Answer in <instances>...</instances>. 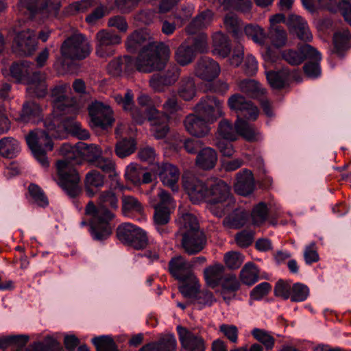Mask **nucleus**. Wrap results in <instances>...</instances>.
Returning a JSON list of instances; mask_svg holds the SVG:
<instances>
[{
  "instance_id": "obj_1",
  "label": "nucleus",
  "mask_w": 351,
  "mask_h": 351,
  "mask_svg": "<svg viewBox=\"0 0 351 351\" xmlns=\"http://www.w3.org/2000/svg\"><path fill=\"white\" fill-rule=\"evenodd\" d=\"M130 53H138L136 58L125 55L111 60L108 65V73L112 76L123 74L130 75L136 71L152 73L164 66L167 47L163 43L150 40L149 34L143 30H136L129 36L125 43Z\"/></svg>"
},
{
  "instance_id": "obj_2",
  "label": "nucleus",
  "mask_w": 351,
  "mask_h": 351,
  "mask_svg": "<svg viewBox=\"0 0 351 351\" xmlns=\"http://www.w3.org/2000/svg\"><path fill=\"white\" fill-rule=\"evenodd\" d=\"M70 150H66L71 155L67 156L71 162L65 160H58L56 163L58 184L71 198L76 197L81 190L79 186L80 175L73 164H80L87 161L90 164L101 169L105 173L109 174V178L114 180L117 176L115 164L108 158L101 156L100 147L94 144H87L79 141Z\"/></svg>"
},
{
  "instance_id": "obj_3",
  "label": "nucleus",
  "mask_w": 351,
  "mask_h": 351,
  "mask_svg": "<svg viewBox=\"0 0 351 351\" xmlns=\"http://www.w3.org/2000/svg\"><path fill=\"white\" fill-rule=\"evenodd\" d=\"M76 112L60 116H48L44 122L45 129H37L30 132L25 137L29 148L34 158L44 167L49 165L47 157V151L53 149L52 138H65L69 135L80 140H86L90 137L89 132L82 128L81 124L75 119Z\"/></svg>"
},
{
  "instance_id": "obj_4",
  "label": "nucleus",
  "mask_w": 351,
  "mask_h": 351,
  "mask_svg": "<svg viewBox=\"0 0 351 351\" xmlns=\"http://www.w3.org/2000/svg\"><path fill=\"white\" fill-rule=\"evenodd\" d=\"M184 187L194 204L206 200L215 206L223 215L233 209L235 200L230 193V188L221 179L214 178L204 181L193 178L186 181Z\"/></svg>"
},
{
  "instance_id": "obj_5",
  "label": "nucleus",
  "mask_w": 351,
  "mask_h": 351,
  "mask_svg": "<svg viewBox=\"0 0 351 351\" xmlns=\"http://www.w3.org/2000/svg\"><path fill=\"white\" fill-rule=\"evenodd\" d=\"M221 104V101L213 95L202 97L195 106L196 114H189L184 119L186 131L195 137H204L208 134L209 124L222 115Z\"/></svg>"
},
{
  "instance_id": "obj_6",
  "label": "nucleus",
  "mask_w": 351,
  "mask_h": 351,
  "mask_svg": "<svg viewBox=\"0 0 351 351\" xmlns=\"http://www.w3.org/2000/svg\"><path fill=\"white\" fill-rule=\"evenodd\" d=\"M115 99L124 111L130 114L133 121L136 124L142 125L145 121L150 122L156 138L161 139L167 136L169 132L167 115L160 113L155 107L138 109L134 104V95L130 90H127L124 96H117Z\"/></svg>"
},
{
  "instance_id": "obj_7",
  "label": "nucleus",
  "mask_w": 351,
  "mask_h": 351,
  "mask_svg": "<svg viewBox=\"0 0 351 351\" xmlns=\"http://www.w3.org/2000/svg\"><path fill=\"white\" fill-rule=\"evenodd\" d=\"M228 106L237 115L235 130L247 141L258 140V131L247 121H254L259 114L257 106L249 99L240 93L232 95L228 100Z\"/></svg>"
},
{
  "instance_id": "obj_8",
  "label": "nucleus",
  "mask_w": 351,
  "mask_h": 351,
  "mask_svg": "<svg viewBox=\"0 0 351 351\" xmlns=\"http://www.w3.org/2000/svg\"><path fill=\"white\" fill-rule=\"evenodd\" d=\"M180 221L184 229L181 245L184 252L194 255L202 252L206 245L207 239L204 231L200 230L195 216L189 213H182Z\"/></svg>"
},
{
  "instance_id": "obj_9",
  "label": "nucleus",
  "mask_w": 351,
  "mask_h": 351,
  "mask_svg": "<svg viewBox=\"0 0 351 351\" xmlns=\"http://www.w3.org/2000/svg\"><path fill=\"white\" fill-rule=\"evenodd\" d=\"M60 52L61 58L58 62L62 69L71 71L74 60H84L89 56L90 47L83 34H73L62 43Z\"/></svg>"
},
{
  "instance_id": "obj_10",
  "label": "nucleus",
  "mask_w": 351,
  "mask_h": 351,
  "mask_svg": "<svg viewBox=\"0 0 351 351\" xmlns=\"http://www.w3.org/2000/svg\"><path fill=\"white\" fill-rule=\"evenodd\" d=\"M85 213L91 216L89 223L93 239L97 241L106 240L112 233L110 221L114 214L109 209H104L99 205L96 206L92 201L87 204Z\"/></svg>"
},
{
  "instance_id": "obj_11",
  "label": "nucleus",
  "mask_w": 351,
  "mask_h": 351,
  "mask_svg": "<svg viewBox=\"0 0 351 351\" xmlns=\"http://www.w3.org/2000/svg\"><path fill=\"white\" fill-rule=\"evenodd\" d=\"M10 76L18 83L28 86L27 90L32 89L35 96L44 97L46 90L43 85L40 71L34 69V64L27 60L15 61L10 67Z\"/></svg>"
},
{
  "instance_id": "obj_12",
  "label": "nucleus",
  "mask_w": 351,
  "mask_h": 351,
  "mask_svg": "<svg viewBox=\"0 0 351 351\" xmlns=\"http://www.w3.org/2000/svg\"><path fill=\"white\" fill-rule=\"evenodd\" d=\"M19 5L25 19L31 21L38 16L42 18L56 16L60 8L58 0H19Z\"/></svg>"
},
{
  "instance_id": "obj_13",
  "label": "nucleus",
  "mask_w": 351,
  "mask_h": 351,
  "mask_svg": "<svg viewBox=\"0 0 351 351\" xmlns=\"http://www.w3.org/2000/svg\"><path fill=\"white\" fill-rule=\"evenodd\" d=\"M18 23L19 25L16 24L12 27L14 34L12 49L19 56H31L37 48L36 33L29 28L21 27V20H19Z\"/></svg>"
},
{
  "instance_id": "obj_14",
  "label": "nucleus",
  "mask_w": 351,
  "mask_h": 351,
  "mask_svg": "<svg viewBox=\"0 0 351 351\" xmlns=\"http://www.w3.org/2000/svg\"><path fill=\"white\" fill-rule=\"evenodd\" d=\"M269 22L270 27H276L278 23L286 22L290 33L301 41H310L313 39L306 21L300 16L290 14L287 19L284 14L278 13L273 15Z\"/></svg>"
},
{
  "instance_id": "obj_15",
  "label": "nucleus",
  "mask_w": 351,
  "mask_h": 351,
  "mask_svg": "<svg viewBox=\"0 0 351 351\" xmlns=\"http://www.w3.org/2000/svg\"><path fill=\"white\" fill-rule=\"evenodd\" d=\"M208 51L207 36L201 34L195 36L191 45L186 42L182 43L176 49L175 58L181 66L191 63L197 53H206Z\"/></svg>"
},
{
  "instance_id": "obj_16",
  "label": "nucleus",
  "mask_w": 351,
  "mask_h": 351,
  "mask_svg": "<svg viewBox=\"0 0 351 351\" xmlns=\"http://www.w3.org/2000/svg\"><path fill=\"white\" fill-rule=\"evenodd\" d=\"M67 86L62 84L55 86L51 91V96L56 110L49 116H60L78 110L76 101L66 95Z\"/></svg>"
},
{
  "instance_id": "obj_17",
  "label": "nucleus",
  "mask_w": 351,
  "mask_h": 351,
  "mask_svg": "<svg viewBox=\"0 0 351 351\" xmlns=\"http://www.w3.org/2000/svg\"><path fill=\"white\" fill-rule=\"evenodd\" d=\"M312 39L309 41L311 42ZM304 44H299L298 50L289 49L285 51L282 56L285 60L291 65H298L305 60L308 61L321 60L322 55L315 48L307 44L308 41H303Z\"/></svg>"
},
{
  "instance_id": "obj_18",
  "label": "nucleus",
  "mask_w": 351,
  "mask_h": 351,
  "mask_svg": "<svg viewBox=\"0 0 351 351\" xmlns=\"http://www.w3.org/2000/svg\"><path fill=\"white\" fill-rule=\"evenodd\" d=\"M271 40L272 45L276 49L268 47L262 53L264 60L267 62L274 63L280 58L279 49L283 47L287 42V33L285 30L279 27H270L266 33V39Z\"/></svg>"
},
{
  "instance_id": "obj_19",
  "label": "nucleus",
  "mask_w": 351,
  "mask_h": 351,
  "mask_svg": "<svg viewBox=\"0 0 351 351\" xmlns=\"http://www.w3.org/2000/svg\"><path fill=\"white\" fill-rule=\"evenodd\" d=\"M96 53L101 58L113 56L115 47L121 43V36L116 32L101 29L96 34Z\"/></svg>"
},
{
  "instance_id": "obj_20",
  "label": "nucleus",
  "mask_w": 351,
  "mask_h": 351,
  "mask_svg": "<svg viewBox=\"0 0 351 351\" xmlns=\"http://www.w3.org/2000/svg\"><path fill=\"white\" fill-rule=\"evenodd\" d=\"M88 113L93 124L102 129L112 125L114 121L110 106L100 101L92 103L88 107Z\"/></svg>"
},
{
  "instance_id": "obj_21",
  "label": "nucleus",
  "mask_w": 351,
  "mask_h": 351,
  "mask_svg": "<svg viewBox=\"0 0 351 351\" xmlns=\"http://www.w3.org/2000/svg\"><path fill=\"white\" fill-rule=\"evenodd\" d=\"M266 78L271 87L275 89L283 88L289 84L291 80H294L298 82L302 80L298 72L295 69L291 70L287 67L267 71Z\"/></svg>"
},
{
  "instance_id": "obj_22",
  "label": "nucleus",
  "mask_w": 351,
  "mask_h": 351,
  "mask_svg": "<svg viewBox=\"0 0 351 351\" xmlns=\"http://www.w3.org/2000/svg\"><path fill=\"white\" fill-rule=\"evenodd\" d=\"M168 271L178 281H191L194 278L189 262L181 255L175 256L170 259Z\"/></svg>"
},
{
  "instance_id": "obj_23",
  "label": "nucleus",
  "mask_w": 351,
  "mask_h": 351,
  "mask_svg": "<svg viewBox=\"0 0 351 351\" xmlns=\"http://www.w3.org/2000/svg\"><path fill=\"white\" fill-rule=\"evenodd\" d=\"M166 47H168L167 46ZM169 53V49L167 48L164 66L160 69H156L153 71H159L158 73L154 74L150 80V84L154 88L160 89L162 88L161 86H170L174 84L178 79L179 71L178 69L172 67L167 70H163L168 61Z\"/></svg>"
},
{
  "instance_id": "obj_24",
  "label": "nucleus",
  "mask_w": 351,
  "mask_h": 351,
  "mask_svg": "<svg viewBox=\"0 0 351 351\" xmlns=\"http://www.w3.org/2000/svg\"><path fill=\"white\" fill-rule=\"evenodd\" d=\"M176 330L180 343L186 351L205 350V343L203 338L195 335L182 326H178Z\"/></svg>"
},
{
  "instance_id": "obj_25",
  "label": "nucleus",
  "mask_w": 351,
  "mask_h": 351,
  "mask_svg": "<svg viewBox=\"0 0 351 351\" xmlns=\"http://www.w3.org/2000/svg\"><path fill=\"white\" fill-rule=\"evenodd\" d=\"M47 118L43 119L42 108L39 104L34 101H25L15 119L19 123L36 124L40 121L44 123Z\"/></svg>"
},
{
  "instance_id": "obj_26",
  "label": "nucleus",
  "mask_w": 351,
  "mask_h": 351,
  "mask_svg": "<svg viewBox=\"0 0 351 351\" xmlns=\"http://www.w3.org/2000/svg\"><path fill=\"white\" fill-rule=\"evenodd\" d=\"M220 73L219 64L208 57H202L195 67L196 75L208 82H212Z\"/></svg>"
},
{
  "instance_id": "obj_27",
  "label": "nucleus",
  "mask_w": 351,
  "mask_h": 351,
  "mask_svg": "<svg viewBox=\"0 0 351 351\" xmlns=\"http://www.w3.org/2000/svg\"><path fill=\"white\" fill-rule=\"evenodd\" d=\"M158 174L165 186L169 187L174 192L178 191L180 171L177 166L169 162H162L158 166Z\"/></svg>"
},
{
  "instance_id": "obj_28",
  "label": "nucleus",
  "mask_w": 351,
  "mask_h": 351,
  "mask_svg": "<svg viewBox=\"0 0 351 351\" xmlns=\"http://www.w3.org/2000/svg\"><path fill=\"white\" fill-rule=\"evenodd\" d=\"M254 189L255 179L250 170L244 169L237 173L234 190L237 194L247 196L252 194Z\"/></svg>"
},
{
  "instance_id": "obj_29",
  "label": "nucleus",
  "mask_w": 351,
  "mask_h": 351,
  "mask_svg": "<svg viewBox=\"0 0 351 351\" xmlns=\"http://www.w3.org/2000/svg\"><path fill=\"white\" fill-rule=\"evenodd\" d=\"M193 8L191 5L184 6L178 12L173 14V21L170 22L165 20L162 24V32L166 35L173 33L176 26L180 27L188 21L192 16Z\"/></svg>"
},
{
  "instance_id": "obj_30",
  "label": "nucleus",
  "mask_w": 351,
  "mask_h": 351,
  "mask_svg": "<svg viewBox=\"0 0 351 351\" xmlns=\"http://www.w3.org/2000/svg\"><path fill=\"white\" fill-rule=\"evenodd\" d=\"M320 8L332 13H340L345 20L351 16V3L349 1L318 0Z\"/></svg>"
},
{
  "instance_id": "obj_31",
  "label": "nucleus",
  "mask_w": 351,
  "mask_h": 351,
  "mask_svg": "<svg viewBox=\"0 0 351 351\" xmlns=\"http://www.w3.org/2000/svg\"><path fill=\"white\" fill-rule=\"evenodd\" d=\"M217 159L218 156L215 149L205 147L198 152L195 164L200 169L210 170L215 167Z\"/></svg>"
},
{
  "instance_id": "obj_32",
  "label": "nucleus",
  "mask_w": 351,
  "mask_h": 351,
  "mask_svg": "<svg viewBox=\"0 0 351 351\" xmlns=\"http://www.w3.org/2000/svg\"><path fill=\"white\" fill-rule=\"evenodd\" d=\"M21 151L20 143L16 138L5 136L0 139V156L3 158H15L19 156Z\"/></svg>"
},
{
  "instance_id": "obj_33",
  "label": "nucleus",
  "mask_w": 351,
  "mask_h": 351,
  "mask_svg": "<svg viewBox=\"0 0 351 351\" xmlns=\"http://www.w3.org/2000/svg\"><path fill=\"white\" fill-rule=\"evenodd\" d=\"M213 53L222 58L227 57L231 52L230 40L226 34L216 32L213 36Z\"/></svg>"
},
{
  "instance_id": "obj_34",
  "label": "nucleus",
  "mask_w": 351,
  "mask_h": 351,
  "mask_svg": "<svg viewBox=\"0 0 351 351\" xmlns=\"http://www.w3.org/2000/svg\"><path fill=\"white\" fill-rule=\"evenodd\" d=\"M104 184V176L97 170L89 171L86 176L85 180V191L86 195L92 197H93L103 186Z\"/></svg>"
},
{
  "instance_id": "obj_35",
  "label": "nucleus",
  "mask_w": 351,
  "mask_h": 351,
  "mask_svg": "<svg viewBox=\"0 0 351 351\" xmlns=\"http://www.w3.org/2000/svg\"><path fill=\"white\" fill-rule=\"evenodd\" d=\"M176 340L173 335L160 338L158 341L144 345L139 351H173Z\"/></svg>"
},
{
  "instance_id": "obj_36",
  "label": "nucleus",
  "mask_w": 351,
  "mask_h": 351,
  "mask_svg": "<svg viewBox=\"0 0 351 351\" xmlns=\"http://www.w3.org/2000/svg\"><path fill=\"white\" fill-rule=\"evenodd\" d=\"M335 52L340 57L351 47V34L348 29L336 32L333 36Z\"/></svg>"
},
{
  "instance_id": "obj_37",
  "label": "nucleus",
  "mask_w": 351,
  "mask_h": 351,
  "mask_svg": "<svg viewBox=\"0 0 351 351\" xmlns=\"http://www.w3.org/2000/svg\"><path fill=\"white\" fill-rule=\"evenodd\" d=\"M223 272L224 267L220 263L210 265L205 268L204 276L206 284L213 288L219 285Z\"/></svg>"
},
{
  "instance_id": "obj_38",
  "label": "nucleus",
  "mask_w": 351,
  "mask_h": 351,
  "mask_svg": "<svg viewBox=\"0 0 351 351\" xmlns=\"http://www.w3.org/2000/svg\"><path fill=\"white\" fill-rule=\"evenodd\" d=\"M270 215V210L265 202H260L255 204L250 213L252 223L258 226L265 223Z\"/></svg>"
},
{
  "instance_id": "obj_39",
  "label": "nucleus",
  "mask_w": 351,
  "mask_h": 351,
  "mask_svg": "<svg viewBox=\"0 0 351 351\" xmlns=\"http://www.w3.org/2000/svg\"><path fill=\"white\" fill-rule=\"evenodd\" d=\"M197 93L196 85L193 77H186L179 82L178 94L180 98L185 101L193 99Z\"/></svg>"
},
{
  "instance_id": "obj_40",
  "label": "nucleus",
  "mask_w": 351,
  "mask_h": 351,
  "mask_svg": "<svg viewBox=\"0 0 351 351\" xmlns=\"http://www.w3.org/2000/svg\"><path fill=\"white\" fill-rule=\"evenodd\" d=\"M239 277L242 283L252 286L259 280L258 269L254 263L247 262L242 268Z\"/></svg>"
},
{
  "instance_id": "obj_41",
  "label": "nucleus",
  "mask_w": 351,
  "mask_h": 351,
  "mask_svg": "<svg viewBox=\"0 0 351 351\" xmlns=\"http://www.w3.org/2000/svg\"><path fill=\"white\" fill-rule=\"evenodd\" d=\"M136 149V142L133 138H124L117 142L114 152L116 155L124 158L132 154Z\"/></svg>"
},
{
  "instance_id": "obj_42",
  "label": "nucleus",
  "mask_w": 351,
  "mask_h": 351,
  "mask_svg": "<svg viewBox=\"0 0 351 351\" xmlns=\"http://www.w3.org/2000/svg\"><path fill=\"white\" fill-rule=\"evenodd\" d=\"M244 34L255 43L264 45L266 40V32L258 25L247 24L243 29Z\"/></svg>"
},
{
  "instance_id": "obj_43",
  "label": "nucleus",
  "mask_w": 351,
  "mask_h": 351,
  "mask_svg": "<svg viewBox=\"0 0 351 351\" xmlns=\"http://www.w3.org/2000/svg\"><path fill=\"white\" fill-rule=\"evenodd\" d=\"M97 351H119L113 339L108 335H101L92 339Z\"/></svg>"
},
{
  "instance_id": "obj_44",
  "label": "nucleus",
  "mask_w": 351,
  "mask_h": 351,
  "mask_svg": "<svg viewBox=\"0 0 351 351\" xmlns=\"http://www.w3.org/2000/svg\"><path fill=\"white\" fill-rule=\"evenodd\" d=\"M200 137H182L180 140V147L184 148V149L189 154H198V152L204 148V143Z\"/></svg>"
},
{
  "instance_id": "obj_45",
  "label": "nucleus",
  "mask_w": 351,
  "mask_h": 351,
  "mask_svg": "<svg viewBox=\"0 0 351 351\" xmlns=\"http://www.w3.org/2000/svg\"><path fill=\"white\" fill-rule=\"evenodd\" d=\"M241 89L251 98H258L264 94L260 84L254 80H244L241 82Z\"/></svg>"
},
{
  "instance_id": "obj_46",
  "label": "nucleus",
  "mask_w": 351,
  "mask_h": 351,
  "mask_svg": "<svg viewBox=\"0 0 351 351\" xmlns=\"http://www.w3.org/2000/svg\"><path fill=\"white\" fill-rule=\"evenodd\" d=\"M218 134L223 141H234L237 140V132L235 130V125L226 120L220 121L218 127Z\"/></svg>"
},
{
  "instance_id": "obj_47",
  "label": "nucleus",
  "mask_w": 351,
  "mask_h": 351,
  "mask_svg": "<svg viewBox=\"0 0 351 351\" xmlns=\"http://www.w3.org/2000/svg\"><path fill=\"white\" fill-rule=\"evenodd\" d=\"M143 208L137 199L132 196H123L122 199V213L125 216L130 217L134 213H140Z\"/></svg>"
},
{
  "instance_id": "obj_48",
  "label": "nucleus",
  "mask_w": 351,
  "mask_h": 351,
  "mask_svg": "<svg viewBox=\"0 0 351 351\" xmlns=\"http://www.w3.org/2000/svg\"><path fill=\"white\" fill-rule=\"evenodd\" d=\"M138 227L131 223H123L118 226L116 231L117 239L123 244L131 243L129 240L132 234L137 230Z\"/></svg>"
},
{
  "instance_id": "obj_49",
  "label": "nucleus",
  "mask_w": 351,
  "mask_h": 351,
  "mask_svg": "<svg viewBox=\"0 0 351 351\" xmlns=\"http://www.w3.org/2000/svg\"><path fill=\"white\" fill-rule=\"evenodd\" d=\"M97 204L104 209L116 210L118 208V198L113 191H106L100 193Z\"/></svg>"
},
{
  "instance_id": "obj_50",
  "label": "nucleus",
  "mask_w": 351,
  "mask_h": 351,
  "mask_svg": "<svg viewBox=\"0 0 351 351\" xmlns=\"http://www.w3.org/2000/svg\"><path fill=\"white\" fill-rule=\"evenodd\" d=\"M252 335L255 339L263 344L267 350H271L274 348L275 339L268 331L255 328L252 331Z\"/></svg>"
},
{
  "instance_id": "obj_51",
  "label": "nucleus",
  "mask_w": 351,
  "mask_h": 351,
  "mask_svg": "<svg viewBox=\"0 0 351 351\" xmlns=\"http://www.w3.org/2000/svg\"><path fill=\"white\" fill-rule=\"evenodd\" d=\"M129 240H131V243H127L126 245L136 250L143 249L148 244V238L146 232L139 227L137 228V230L132 234V236L130 237Z\"/></svg>"
},
{
  "instance_id": "obj_52",
  "label": "nucleus",
  "mask_w": 351,
  "mask_h": 351,
  "mask_svg": "<svg viewBox=\"0 0 351 351\" xmlns=\"http://www.w3.org/2000/svg\"><path fill=\"white\" fill-rule=\"evenodd\" d=\"M143 167L137 164H130L125 171V178L135 186L141 185V178Z\"/></svg>"
},
{
  "instance_id": "obj_53",
  "label": "nucleus",
  "mask_w": 351,
  "mask_h": 351,
  "mask_svg": "<svg viewBox=\"0 0 351 351\" xmlns=\"http://www.w3.org/2000/svg\"><path fill=\"white\" fill-rule=\"evenodd\" d=\"M309 288L301 282H295L292 285L291 300L295 302L305 301L309 295Z\"/></svg>"
},
{
  "instance_id": "obj_54",
  "label": "nucleus",
  "mask_w": 351,
  "mask_h": 351,
  "mask_svg": "<svg viewBox=\"0 0 351 351\" xmlns=\"http://www.w3.org/2000/svg\"><path fill=\"white\" fill-rule=\"evenodd\" d=\"M291 280H285L279 279L274 287V295L276 297H280L283 300H288L291 298L292 286L291 285Z\"/></svg>"
},
{
  "instance_id": "obj_55",
  "label": "nucleus",
  "mask_w": 351,
  "mask_h": 351,
  "mask_svg": "<svg viewBox=\"0 0 351 351\" xmlns=\"http://www.w3.org/2000/svg\"><path fill=\"white\" fill-rule=\"evenodd\" d=\"M256 165L258 170V182L263 189H268L272 184V178L267 175L264 167L263 160L261 157L256 158Z\"/></svg>"
},
{
  "instance_id": "obj_56",
  "label": "nucleus",
  "mask_w": 351,
  "mask_h": 351,
  "mask_svg": "<svg viewBox=\"0 0 351 351\" xmlns=\"http://www.w3.org/2000/svg\"><path fill=\"white\" fill-rule=\"evenodd\" d=\"M170 218V210L167 206L157 204L154 208V219L155 225H165Z\"/></svg>"
},
{
  "instance_id": "obj_57",
  "label": "nucleus",
  "mask_w": 351,
  "mask_h": 351,
  "mask_svg": "<svg viewBox=\"0 0 351 351\" xmlns=\"http://www.w3.org/2000/svg\"><path fill=\"white\" fill-rule=\"evenodd\" d=\"M28 192L32 198L40 206L45 207L49 204L47 197L38 185L33 183L30 184L28 186Z\"/></svg>"
},
{
  "instance_id": "obj_58",
  "label": "nucleus",
  "mask_w": 351,
  "mask_h": 351,
  "mask_svg": "<svg viewBox=\"0 0 351 351\" xmlns=\"http://www.w3.org/2000/svg\"><path fill=\"white\" fill-rule=\"evenodd\" d=\"M240 287L241 283L234 274L225 277L221 283L222 293H235L239 290Z\"/></svg>"
},
{
  "instance_id": "obj_59",
  "label": "nucleus",
  "mask_w": 351,
  "mask_h": 351,
  "mask_svg": "<svg viewBox=\"0 0 351 351\" xmlns=\"http://www.w3.org/2000/svg\"><path fill=\"white\" fill-rule=\"evenodd\" d=\"M224 23L228 31L232 34V36L234 38L239 39L242 36L243 31L237 17L234 16H226L224 19Z\"/></svg>"
},
{
  "instance_id": "obj_60",
  "label": "nucleus",
  "mask_w": 351,
  "mask_h": 351,
  "mask_svg": "<svg viewBox=\"0 0 351 351\" xmlns=\"http://www.w3.org/2000/svg\"><path fill=\"white\" fill-rule=\"evenodd\" d=\"M250 218V212L245 210H236L230 219V224L235 228L243 227Z\"/></svg>"
},
{
  "instance_id": "obj_61",
  "label": "nucleus",
  "mask_w": 351,
  "mask_h": 351,
  "mask_svg": "<svg viewBox=\"0 0 351 351\" xmlns=\"http://www.w3.org/2000/svg\"><path fill=\"white\" fill-rule=\"evenodd\" d=\"M320 60L307 61L303 66L305 75L311 79H317L321 75Z\"/></svg>"
},
{
  "instance_id": "obj_62",
  "label": "nucleus",
  "mask_w": 351,
  "mask_h": 351,
  "mask_svg": "<svg viewBox=\"0 0 351 351\" xmlns=\"http://www.w3.org/2000/svg\"><path fill=\"white\" fill-rule=\"evenodd\" d=\"M271 290V285L267 282H263L256 285L250 293V298L254 300H261Z\"/></svg>"
},
{
  "instance_id": "obj_63",
  "label": "nucleus",
  "mask_w": 351,
  "mask_h": 351,
  "mask_svg": "<svg viewBox=\"0 0 351 351\" xmlns=\"http://www.w3.org/2000/svg\"><path fill=\"white\" fill-rule=\"evenodd\" d=\"M224 262L229 269H238L243 263L242 254L237 252H227L224 256Z\"/></svg>"
},
{
  "instance_id": "obj_64",
  "label": "nucleus",
  "mask_w": 351,
  "mask_h": 351,
  "mask_svg": "<svg viewBox=\"0 0 351 351\" xmlns=\"http://www.w3.org/2000/svg\"><path fill=\"white\" fill-rule=\"evenodd\" d=\"M193 300L203 306H210L216 301L213 293L210 291L206 289L200 290L199 289Z\"/></svg>"
}]
</instances>
